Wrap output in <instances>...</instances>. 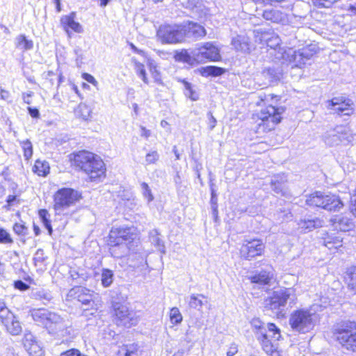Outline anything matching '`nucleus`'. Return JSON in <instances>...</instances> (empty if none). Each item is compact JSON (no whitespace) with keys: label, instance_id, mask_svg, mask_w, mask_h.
<instances>
[{"label":"nucleus","instance_id":"nucleus-26","mask_svg":"<svg viewBox=\"0 0 356 356\" xmlns=\"http://www.w3.org/2000/svg\"><path fill=\"white\" fill-rule=\"evenodd\" d=\"M248 279L252 284L266 286L272 283L273 274L270 271L262 270L251 275Z\"/></svg>","mask_w":356,"mask_h":356},{"label":"nucleus","instance_id":"nucleus-16","mask_svg":"<svg viewBox=\"0 0 356 356\" xmlns=\"http://www.w3.org/2000/svg\"><path fill=\"white\" fill-rule=\"evenodd\" d=\"M77 300L84 306H88L86 310L91 309L97 312L98 305L93 299V291L82 286H76L73 289Z\"/></svg>","mask_w":356,"mask_h":356},{"label":"nucleus","instance_id":"nucleus-28","mask_svg":"<svg viewBox=\"0 0 356 356\" xmlns=\"http://www.w3.org/2000/svg\"><path fill=\"white\" fill-rule=\"evenodd\" d=\"M32 172L39 177H47L51 171V167L48 161L37 159L31 168Z\"/></svg>","mask_w":356,"mask_h":356},{"label":"nucleus","instance_id":"nucleus-20","mask_svg":"<svg viewBox=\"0 0 356 356\" xmlns=\"http://www.w3.org/2000/svg\"><path fill=\"white\" fill-rule=\"evenodd\" d=\"M342 280L348 291L356 295V264L346 268L342 275Z\"/></svg>","mask_w":356,"mask_h":356},{"label":"nucleus","instance_id":"nucleus-11","mask_svg":"<svg viewBox=\"0 0 356 356\" xmlns=\"http://www.w3.org/2000/svg\"><path fill=\"white\" fill-rule=\"evenodd\" d=\"M0 323L12 335H19L22 331L20 322L8 309L4 300L0 298Z\"/></svg>","mask_w":356,"mask_h":356},{"label":"nucleus","instance_id":"nucleus-14","mask_svg":"<svg viewBox=\"0 0 356 356\" xmlns=\"http://www.w3.org/2000/svg\"><path fill=\"white\" fill-rule=\"evenodd\" d=\"M327 106L339 116H350L355 111L353 102L343 96L334 97L328 100Z\"/></svg>","mask_w":356,"mask_h":356},{"label":"nucleus","instance_id":"nucleus-38","mask_svg":"<svg viewBox=\"0 0 356 356\" xmlns=\"http://www.w3.org/2000/svg\"><path fill=\"white\" fill-rule=\"evenodd\" d=\"M139 347L137 344H124L119 349L118 354H123L124 356H138Z\"/></svg>","mask_w":356,"mask_h":356},{"label":"nucleus","instance_id":"nucleus-22","mask_svg":"<svg viewBox=\"0 0 356 356\" xmlns=\"http://www.w3.org/2000/svg\"><path fill=\"white\" fill-rule=\"evenodd\" d=\"M260 42L265 44L268 48L274 50L281 49V39L280 36L273 31H260Z\"/></svg>","mask_w":356,"mask_h":356},{"label":"nucleus","instance_id":"nucleus-8","mask_svg":"<svg viewBox=\"0 0 356 356\" xmlns=\"http://www.w3.org/2000/svg\"><path fill=\"white\" fill-rule=\"evenodd\" d=\"M81 199L82 195L79 191L72 188H61L53 195V209L56 211H63L74 205Z\"/></svg>","mask_w":356,"mask_h":356},{"label":"nucleus","instance_id":"nucleus-44","mask_svg":"<svg viewBox=\"0 0 356 356\" xmlns=\"http://www.w3.org/2000/svg\"><path fill=\"white\" fill-rule=\"evenodd\" d=\"M22 202V200L18 195H9L6 197V204L3 206V208L9 211L13 207L17 206Z\"/></svg>","mask_w":356,"mask_h":356},{"label":"nucleus","instance_id":"nucleus-4","mask_svg":"<svg viewBox=\"0 0 356 356\" xmlns=\"http://www.w3.org/2000/svg\"><path fill=\"white\" fill-rule=\"evenodd\" d=\"M331 337L343 350L356 353V321L346 320L335 324L331 330Z\"/></svg>","mask_w":356,"mask_h":356},{"label":"nucleus","instance_id":"nucleus-51","mask_svg":"<svg viewBox=\"0 0 356 356\" xmlns=\"http://www.w3.org/2000/svg\"><path fill=\"white\" fill-rule=\"evenodd\" d=\"M255 3H261L264 6H273L276 3H280L285 0H252Z\"/></svg>","mask_w":356,"mask_h":356},{"label":"nucleus","instance_id":"nucleus-54","mask_svg":"<svg viewBox=\"0 0 356 356\" xmlns=\"http://www.w3.org/2000/svg\"><path fill=\"white\" fill-rule=\"evenodd\" d=\"M14 286L20 291H26L29 288V286L22 280L15 281L14 282Z\"/></svg>","mask_w":356,"mask_h":356},{"label":"nucleus","instance_id":"nucleus-33","mask_svg":"<svg viewBox=\"0 0 356 356\" xmlns=\"http://www.w3.org/2000/svg\"><path fill=\"white\" fill-rule=\"evenodd\" d=\"M323 225V220L318 218L314 219H304L301 220L299 222L300 228L304 232H309L314 229L321 227Z\"/></svg>","mask_w":356,"mask_h":356},{"label":"nucleus","instance_id":"nucleus-34","mask_svg":"<svg viewBox=\"0 0 356 356\" xmlns=\"http://www.w3.org/2000/svg\"><path fill=\"white\" fill-rule=\"evenodd\" d=\"M62 79L63 76L61 74H58L53 71H47L44 74L43 85L47 88H51L55 85L56 82H57L58 85H60L62 82Z\"/></svg>","mask_w":356,"mask_h":356},{"label":"nucleus","instance_id":"nucleus-10","mask_svg":"<svg viewBox=\"0 0 356 356\" xmlns=\"http://www.w3.org/2000/svg\"><path fill=\"white\" fill-rule=\"evenodd\" d=\"M266 245L264 241L257 237L246 238L241 244L238 255L241 260L252 261L264 255Z\"/></svg>","mask_w":356,"mask_h":356},{"label":"nucleus","instance_id":"nucleus-62","mask_svg":"<svg viewBox=\"0 0 356 356\" xmlns=\"http://www.w3.org/2000/svg\"><path fill=\"white\" fill-rule=\"evenodd\" d=\"M211 203L212 206H214V204H217V197L213 190H212L211 191Z\"/></svg>","mask_w":356,"mask_h":356},{"label":"nucleus","instance_id":"nucleus-40","mask_svg":"<svg viewBox=\"0 0 356 356\" xmlns=\"http://www.w3.org/2000/svg\"><path fill=\"white\" fill-rule=\"evenodd\" d=\"M341 0H310L314 8L318 9H330Z\"/></svg>","mask_w":356,"mask_h":356},{"label":"nucleus","instance_id":"nucleus-56","mask_svg":"<svg viewBox=\"0 0 356 356\" xmlns=\"http://www.w3.org/2000/svg\"><path fill=\"white\" fill-rule=\"evenodd\" d=\"M34 93L32 91L22 93V99L24 103L30 104L31 103V98L33 96Z\"/></svg>","mask_w":356,"mask_h":356},{"label":"nucleus","instance_id":"nucleus-48","mask_svg":"<svg viewBox=\"0 0 356 356\" xmlns=\"http://www.w3.org/2000/svg\"><path fill=\"white\" fill-rule=\"evenodd\" d=\"M200 297L204 298L202 295H192L189 302V305L193 308H200L202 306V302L200 299Z\"/></svg>","mask_w":356,"mask_h":356},{"label":"nucleus","instance_id":"nucleus-1","mask_svg":"<svg viewBox=\"0 0 356 356\" xmlns=\"http://www.w3.org/2000/svg\"><path fill=\"white\" fill-rule=\"evenodd\" d=\"M282 96L274 93L263 94L259 96L256 106L259 111L252 115L257 132L268 134L275 131L284 119L286 107L269 104L270 101L277 104L281 102Z\"/></svg>","mask_w":356,"mask_h":356},{"label":"nucleus","instance_id":"nucleus-2","mask_svg":"<svg viewBox=\"0 0 356 356\" xmlns=\"http://www.w3.org/2000/svg\"><path fill=\"white\" fill-rule=\"evenodd\" d=\"M70 168L86 175L91 182H100L106 177V165L97 154L86 149L74 151L68 154Z\"/></svg>","mask_w":356,"mask_h":356},{"label":"nucleus","instance_id":"nucleus-57","mask_svg":"<svg viewBox=\"0 0 356 356\" xmlns=\"http://www.w3.org/2000/svg\"><path fill=\"white\" fill-rule=\"evenodd\" d=\"M29 115L33 118H39L40 113L37 108L28 107Z\"/></svg>","mask_w":356,"mask_h":356},{"label":"nucleus","instance_id":"nucleus-23","mask_svg":"<svg viewBox=\"0 0 356 356\" xmlns=\"http://www.w3.org/2000/svg\"><path fill=\"white\" fill-rule=\"evenodd\" d=\"M322 239L323 245L329 250L337 251L343 247V238L338 232H326Z\"/></svg>","mask_w":356,"mask_h":356},{"label":"nucleus","instance_id":"nucleus-55","mask_svg":"<svg viewBox=\"0 0 356 356\" xmlns=\"http://www.w3.org/2000/svg\"><path fill=\"white\" fill-rule=\"evenodd\" d=\"M238 352V346L233 343L230 344V346L228 348V350L227 351V356H234Z\"/></svg>","mask_w":356,"mask_h":356},{"label":"nucleus","instance_id":"nucleus-17","mask_svg":"<svg viewBox=\"0 0 356 356\" xmlns=\"http://www.w3.org/2000/svg\"><path fill=\"white\" fill-rule=\"evenodd\" d=\"M76 13L71 12L60 17V25L65 32L70 36L72 33H81L83 31L81 24L75 20Z\"/></svg>","mask_w":356,"mask_h":356},{"label":"nucleus","instance_id":"nucleus-52","mask_svg":"<svg viewBox=\"0 0 356 356\" xmlns=\"http://www.w3.org/2000/svg\"><path fill=\"white\" fill-rule=\"evenodd\" d=\"M80 350L76 348H70L60 354V356H80Z\"/></svg>","mask_w":356,"mask_h":356},{"label":"nucleus","instance_id":"nucleus-3","mask_svg":"<svg viewBox=\"0 0 356 356\" xmlns=\"http://www.w3.org/2000/svg\"><path fill=\"white\" fill-rule=\"evenodd\" d=\"M256 338L263 351L268 356H282L277 341L282 338L281 330L274 323H264L259 320H254L252 323Z\"/></svg>","mask_w":356,"mask_h":356},{"label":"nucleus","instance_id":"nucleus-27","mask_svg":"<svg viewBox=\"0 0 356 356\" xmlns=\"http://www.w3.org/2000/svg\"><path fill=\"white\" fill-rule=\"evenodd\" d=\"M327 206L325 211L330 213H335L340 211L344 207V202L341 197L331 192H328V199L327 200Z\"/></svg>","mask_w":356,"mask_h":356},{"label":"nucleus","instance_id":"nucleus-49","mask_svg":"<svg viewBox=\"0 0 356 356\" xmlns=\"http://www.w3.org/2000/svg\"><path fill=\"white\" fill-rule=\"evenodd\" d=\"M141 187L143 188V195L145 197V198L148 202H152L154 200V195L152 193L149 185L145 182H143L141 184Z\"/></svg>","mask_w":356,"mask_h":356},{"label":"nucleus","instance_id":"nucleus-5","mask_svg":"<svg viewBox=\"0 0 356 356\" xmlns=\"http://www.w3.org/2000/svg\"><path fill=\"white\" fill-rule=\"evenodd\" d=\"M129 45L134 53L147 58L146 67L137 59L134 58L131 59L136 74L145 84H149L151 79H152L154 82L162 84L161 73L154 60L150 58H148V55L145 51L138 49L133 43H129Z\"/></svg>","mask_w":356,"mask_h":356},{"label":"nucleus","instance_id":"nucleus-18","mask_svg":"<svg viewBox=\"0 0 356 356\" xmlns=\"http://www.w3.org/2000/svg\"><path fill=\"white\" fill-rule=\"evenodd\" d=\"M184 40L185 38H192L201 40L207 35V30L204 26L194 22H188L182 26Z\"/></svg>","mask_w":356,"mask_h":356},{"label":"nucleus","instance_id":"nucleus-9","mask_svg":"<svg viewBox=\"0 0 356 356\" xmlns=\"http://www.w3.org/2000/svg\"><path fill=\"white\" fill-rule=\"evenodd\" d=\"M134 229L131 226L112 227L107 236V245L111 248L133 243L136 235Z\"/></svg>","mask_w":356,"mask_h":356},{"label":"nucleus","instance_id":"nucleus-47","mask_svg":"<svg viewBox=\"0 0 356 356\" xmlns=\"http://www.w3.org/2000/svg\"><path fill=\"white\" fill-rule=\"evenodd\" d=\"M348 209L350 213L356 218V188L350 195Z\"/></svg>","mask_w":356,"mask_h":356},{"label":"nucleus","instance_id":"nucleus-50","mask_svg":"<svg viewBox=\"0 0 356 356\" xmlns=\"http://www.w3.org/2000/svg\"><path fill=\"white\" fill-rule=\"evenodd\" d=\"M159 156L156 151L147 153L145 156V161L147 164H154L159 160Z\"/></svg>","mask_w":356,"mask_h":356},{"label":"nucleus","instance_id":"nucleus-12","mask_svg":"<svg viewBox=\"0 0 356 356\" xmlns=\"http://www.w3.org/2000/svg\"><path fill=\"white\" fill-rule=\"evenodd\" d=\"M195 54L200 65L208 61L219 62L222 60L219 48L211 42H206L197 46Z\"/></svg>","mask_w":356,"mask_h":356},{"label":"nucleus","instance_id":"nucleus-61","mask_svg":"<svg viewBox=\"0 0 356 356\" xmlns=\"http://www.w3.org/2000/svg\"><path fill=\"white\" fill-rule=\"evenodd\" d=\"M328 199V193H323V202H322V207H321V210H325V209H326V206H327V200Z\"/></svg>","mask_w":356,"mask_h":356},{"label":"nucleus","instance_id":"nucleus-37","mask_svg":"<svg viewBox=\"0 0 356 356\" xmlns=\"http://www.w3.org/2000/svg\"><path fill=\"white\" fill-rule=\"evenodd\" d=\"M178 81L184 85L186 91L185 95L188 98L193 102L199 99L198 92L195 90V86L192 85V83L185 79H180Z\"/></svg>","mask_w":356,"mask_h":356},{"label":"nucleus","instance_id":"nucleus-58","mask_svg":"<svg viewBox=\"0 0 356 356\" xmlns=\"http://www.w3.org/2000/svg\"><path fill=\"white\" fill-rule=\"evenodd\" d=\"M0 97L3 100L8 99L10 97L9 91L1 86H0Z\"/></svg>","mask_w":356,"mask_h":356},{"label":"nucleus","instance_id":"nucleus-43","mask_svg":"<svg viewBox=\"0 0 356 356\" xmlns=\"http://www.w3.org/2000/svg\"><path fill=\"white\" fill-rule=\"evenodd\" d=\"M171 323L174 325L179 324L183 320L182 315L177 307H172L168 313Z\"/></svg>","mask_w":356,"mask_h":356},{"label":"nucleus","instance_id":"nucleus-30","mask_svg":"<svg viewBox=\"0 0 356 356\" xmlns=\"http://www.w3.org/2000/svg\"><path fill=\"white\" fill-rule=\"evenodd\" d=\"M323 193L320 191H315L306 196L305 204L314 209H321Z\"/></svg>","mask_w":356,"mask_h":356},{"label":"nucleus","instance_id":"nucleus-13","mask_svg":"<svg viewBox=\"0 0 356 356\" xmlns=\"http://www.w3.org/2000/svg\"><path fill=\"white\" fill-rule=\"evenodd\" d=\"M157 36L163 43H179L184 41L182 26L164 24L157 31Z\"/></svg>","mask_w":356,"mask_h":356},{"label":"nucleus","instance_id":"nucleus-60","mask_svg":"<svg viewBox=\"0 0 356 356\" xmlns=\"http://www.w3.org/2000/svg\"><path fill=\"white\" fill-rule=\"evenodd\" d=\"M140 136L145 138H149L151 135L150 130L147 129L146 127L143 126L140 127Z\"/></svg>","mask_w":356,"mask_h":356},{"label":"nucleus","instance_id":"nucleus-41","mask_svg":"<svg viewBox=\"0 0 356 356\" xmlns=\"http://www.w3.org/2000/svg\"><path fill=\"white\" fill-rule=\"evenodd\" d=\"M225 69L215 65H209L202 69V73L206 76H221L225 72Z\"/></svg>","mask_w":356,"mask_h":356},{"label":"nucleus","instance_id":"nucleus-29","mask_svg":"<svg viewBox=\"0 0 356 356\" xmlns=\"http://www.w3.org/2000/svg\"><path fill=\"white\" fill-rule=\"evenodd\" d=\"M74 117L81 122H89L92 118L90 107L85 103H80L74 109Z\"/></svg>","mask_w":356,"mask_h":356},{"label":"nucleus","instance_id":"nucleus-35","mask_svg":"<svg viewBox=\"0 0 356 356\" xmlns=\"http://www.w3.org/2000/svg\"><path fill=\"white\" fill-rule=\"evenodd\" d=\"M15 47L22 51H29L33 48V40L24 34H19L15 39Z\"/></svg>","mask_w":356,"mask_h":356},{"label":"nucleus","instance_id":"nucleus-19","mask_svg":"<svg viewBox=\"0 0 356 356\" xmlns=\"http://www.w3.org/2000/svg\"><path fill=\"white\" fill-rule=\"evenodd\" d=\"M330 222L334 229L338 232H349L354 227L352 219L344 215L334 216Z\"/></svg>","mask_w":356,"mask_h":356},{"label":"nucleus","instance_id":"nucleus-39","mask_svg":"<svg viewBox=\"0 0 356 356\" xmlns=\"http://www.w3.org/2000/svg\"><path fill=\"white\" fill-rule=\"evenodd\" d=\"M25 161H29L33 154V146L30 140L26 139L19 142Z\"/></svg>","mask_w":356,"mask_h":356},{"label":"nucleus","instance_id":"nucleus-21","mask_svg":"<svg viewBox=\"0 0 356 356\" xmlns=\"http://www.w3.org/2000/svg\"><path fill=\"white\" fill-rule=\"evenodd\" d=\"M31 315L35 321L44 324L55 322L58 318L56 313L51 312L45 308L33 309Z\"/></svg>","mask_w":356,"mask_h":356},{"label":"nucleus","instance_id":"nucleus-42","mask_svg":"<svg viewBox=\"0 0 356 356\" xmlns=\"http://www.w3.org/2000/svg\"><path fill=\"white\" fill-rule=\"evenodd\" d=\"M113 281V273L108 268H104L102 271L101 282L104 287L106 288L111 285Z\"/></svg>","mask_w":356,"mask_h":356},{"label":"nucleus","instance_id":"nucleus-64","mask_svg":"<svg viewBox=\"0 0 356 356\" xmlns=\"http://www.w3.org/2000/svg\"><path fill=\"white\" fill-rule=\"evenodd\" d=\"M72 90L79 96L81 95L80 90L78 86L74 83H71Z\"/></svg>","mask_w":356,"mask_h":356},{"label":"nucleus","instance_id":"nucleus-24","mask_svg":"<svg viewBox=\"0 0 356 356\" xmlns=\"http://www.w3.org/2000/svg\"><path fill=\"white\" fill-rule=\"evenodd\" d=\"M174 58L177 62L187 64L190 67L199 65V60L196 57V54H191L188 49H182L175 53Z\"/></svg>","mask_w":356,"mask_h":356},{"label":"nucleus","instance_id":"nucleus-15","mask_svg":"<svg viewBox=\"0 0 356 356\" xmlns=\"http://www.w3.org/2000/svg\"><path fill=\"white\" fill-rule=\"evenodd\" d=\"M291 296L289 289H283L273 292L270 296L265 300L266 307L271 311L277 310L284 307Z\"/></svg>","mask_w":356,"mask_h":356},{"label":"nucleus","instance_id":"nucleus-45","mask_svg":"<svg viewBox=\"0 0 356 356\" xmlns=\"http://www.w3.org/2000/svg\"><path fill=\"white\" fill-rule=\"evenodd\" d=\"M14 233L19 236H24L28 234V227L23 221L16 222L13 225Z\"/></svg>","mask_w":356,"mask_h":356},{"label":"nucleus","instance_id":"nucleus-6","mask_svg":"<svg viewBox=\"0 0 356 356\" xmlns=\"http://www.w3.org/2000/svg\"><path fill=\"white\" fill-rule=\"evenodd\" d=\"M111 312L112 321L117 327L130 328L136 326L139 321L138 316L121 302H113Z\"/></svg>","mask_w":356,"mask_h":356},{"label":"nucleus","instance_id":"nucleus-25","mask_svg":"<svg viewBox=\"0 0 356 356\" xmlns=\"http://www.w3.org/2000/svg\"><path fill=\"white\" fill-rule=\"evenodd\" d=\"M23 345L30 356H42L44 354L42 347L31 335L24 337Z\"/></svg>","mask_w":356,"mask_h":356},{"label":"nucleus","instance_id":"nucleus-63","mask_svg":"<svg viewBox=\"0 0 356 356\" xmlns=\"http://www.w3.org/2000/svg\"><path fill=\"white\" fill-rule=\"evenodd\" d=\"M33 229L35 236H39L41 233L40 227L37 225H33Z\"/></svg>","mask_w":356,"mask_h":356},{"label":"nucleus","instance_id":"nucleus-32","mask_svg":"<svg viewBox=\"0 0 356 356\" xmlns=\"http://www.w3.org/2000/svg\"><path fill=\"white\" fill-rule=\"evenodd\" d=\"M250 38L243 35H237L232 40V44L237 51H250Z\"/></svg>","mask_w":356,"mask_h":356},{"label":"nucleus","instance_id":"nucleus-53","mask_svg":"<svg viewBox=\"0 0 356 356\" xmlns=\"http://www.w3.org/2000/svg\"><path fill=\"white\" fill-rule=\"evenodd\" d=\"M81 76L83 79H85L88 83L92 84L93 86H96L98 83V82L95 79V77L92 75H91L90 74L83 72V73H82Z\"/></svg>","mask_w":356,"mask_h":356},{"label":"nucleus","instance_id":"nucleus-46","mask_svg":"<svg viewBox=\"0 0 356 356\" xmlns=\"http://www.w3.org/2000/svg\"><path fill=\"white\" fill-rule=\"evenodd\" d=\"M14 239L10 233L5 228L0 227V244H12Z\"/></svg>","mask_w":356,"mask_h":356},{"label":"nucleus","instance_id":"nucleus-31","mask_svg":"<svg viewBox=\"0 0 356 356\" xmlns=\"http://www.w3.org/2000/svg\"><path fill=\"white\" fill-rule=\"evenodd\" d=\"M262 17L266 21L278 24L284 20L285 14L280 10L271 8L264 10Z\"/></svg>","mask_w":356,"mask_h":356},{"label":"nucleus","instance_id":"nucleus-59","mask_svg":"<svg viewBox=\"0 0 356 356\" xmlns=\"http://www.w3.org/2000/svg\"><path fill=\"white\" fill-rule=\"evenodd\" d=\"M217 124V121L216 118L213 117V115L211 113H209V129H213Z\"/></svg>","mask_w":356,"mask_h":356},{"label":"nucleus","instance_id":"nucleus-36","mask_svg":"<svg viewBox=\"0 0 356 356\" xmlns=\"http://www.w3.org/2000/svg\"><path fill=\"white\" fill-rule=\"evenodd\" d=\"M38 215L44 227L47 229L49 235H52L53 228L51 226V215L48 210L46 209H40L38 210Z\"/></svg>","mask_w":356,"mask_h":356},{"label":"nucleus","instance_id":"nucleus-7","mask_svg":"<svg viewBox=\"0 0 356 356\" xmlns=\"http://www.w3.org/2000/svg\"><path fill=\"white\" fill-rule=\"evenodd\" d=\"M289 325L293 330L298 332H309L315 326L314 314L307 309H296L290 315Z\"/></svg>","mask_w":356,"mask_h":356}]
</instances>
